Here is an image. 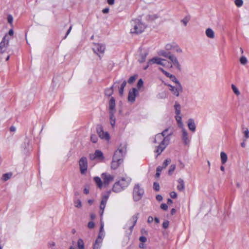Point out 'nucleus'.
Instances as JSON below:
<instances>
[{"label":"nucleus","instance_id":"nucleus-11","mask_svg":"<svg viewBox=\"0 0 249 249\" xmlns=\"http://www.w3.org/2000/svg\"><path fill=\"white\" fill-rule=\"evenodd\" d=\"M79 166L82 174H85L88 168V161L86 158L82 157L79 160Z\"/></svg>","mask_w":249,"mask_h":249},{"label":"nucleus","instance_id":"nucleus-21","mask_svg":"<svg viewBox=\"0 0 249 249\" xmlns=\"http://www.w3.org/2000/svg\"><path fill=\"white\" fill-rule=\"evenodd\" d=\"M188 127L189 129L194 132L196 131V125L195 123V121L193 119H189L188 121Z\"/></svg>","mask_w":249,"mask_h":249},{"label":"nucleus","instance_id":"nucleus-5","mask_svg":"<svg viewBox=\"0 0 249 249\" xmlns=\"http://www.w3.org/2000/svg\"><path fill=\"white\" fill-rule=\"evenodd\" d=\"M169 59L171 62L169 63L166 61V67L174 68L178 71L181 70V65L176 56L172 54L171 55L169 56Z\"/></svg>","mask_w":249,"mask_h":249},{"label":"nucleus","instance_id":"nucleus-26","mask_svg":"<svg viewBox=\"0 0 249 249\" xmlns=\"http://www.w3.org/2000/svg\"><path fill=\"white\" fill-rule=\"evenodd\" d=\"M175 119H176V120L177 122L178 125V127H179L181 128H183V123L182 122V117H181V115H176Z\"/></svg>","mask_w":249,"mask_h":249},{"label":"nucleus","instance_id":"nucleus-12","mask_svg":"<svg viewBox=\"0 0 249 249\" xmlns=\"http://www.w3.org/2000/svg\"><path fill=\"white\" fill-rule=\"evenodd\" d=\"M103 179L104 185L105 187L107 186L110 182L113 181L114 177L111 176L108 173H103L101 175Z\"/></svg>","mask_w":249,"mask_h":249},{"label":"nucleus","instance_id":"nucleus-2","mask_svg":"<svg viewBox=\"0 0 249 249\" xmlns=\"http://www.w3.org/2000/svg\"><path fill=\"white\" fill-rule=\"evenodd\" d=\"M168 129H165L161 133L157 134L154 140V143L157 145L155 146V152L157 154V157L160 155L169 143V140L166 136Z\"/></svg>","mask_w":249,"mask_h":249},{"label":"nucleus","instance_id":"nucleus-52","mask_svg":"<svg viewBox=\"0 0 249 249\" xmlns=\"http://www.w3.org/2000/svg\"><path fill=\"white\" fill-rule=\"evenodd\" d=\"M136 79V76H132L129 78V79L128 80V82L129 84H131V83H133L135 81Z\"/></svg>","mask_w":249,"mask_h":249},{"label":"nucleus","instance_id":"nucleus-55","mask_svg":"<svg viewBox=\"0 0 249 249\" xmlns=\"http://www.w3.org/2000/svg\"><path fill=\"white\" fill-rule=\"evenodd\" d=\"M13 18L12 16L11 15H9L7 16V21L9 22V23L11 24L13 22Z\"/></svg>","mask_w":249,"mask_h":249},{"label":"nucleus","instance_id":"nucleus-53","mask_svg":"<svg viewBox=\"0 0 249 249\" xmlns=\"http://www.w3.org/2000/svg\"><path fill=\"white\" fill-rule=\"evenodd\" d=\"M153 188L155 190L158 191L160 190L159 184L157 182H154L153 184Z\"/></svg>","mask_w":249,"mask_h":249},{"label":"nucleus","instance_id":"nucleus-4","mask_svg":"<svg viewBox=\"0 0 249 249\" xmlns=\"http://www.w3.org/2000/svg\"><path fill=\"white\" fill-rule=\"evenodd\" d=\"M144 190L139 184H136L133 188V196L134 201L140 200L144 194Z\"/></svg>","mask_w":249,"mask_h":249},{"label":"nucleus","instance_id":"nucleus-37","mask_svg":"<svg viewBox=\"0 0 249 249\" xmlns=\"http://www.w3.org/2000/svg\"><path fill=\"white\" fill-rule=\"evenodd\" d=\"M243 130V133H244L245 135V139L244 141H246V139H248L249 138V131L248 128L243 127L242 128Z\"/></svg>","mask_w":249,"mask_h":249},{"label":"nucleus","instance_id":"nucleus-27","mask_svg":"<svg viewBox=\"0 0 249 249\" xmlns=\"http://www.w3.org/2000/svg\"><path fill=\"white\" fill-rule=\"evenodd\" d=\"M94 154L95 155L96 159H97L101 161L104 159L103 153L101 151L97 150L95 151Z\"/></svg>","mask_w":249,"mask_h":249},{"label":"nucleus","instance_id":"nucleus-29","mask_svg":"<svg viewBox=\"0 0 249 249\" xmlns=\"http://www.w3.org/2000/svg\"><path fill=\"white\" fill-rule=\"evenodd\" d=\"M220 159L221 163L224 164L227 161L228 157L227 154L224 152H221L220 153Z\"/></svg>","mask_w":249,"mask_h":249},{"label":"nucleus","instance_id":"nucleus-30","mask_svg":"<svg viewBox=\"0 0 249 249\" xmlns=\"http://www.w3.org/2000/svg\"><path fill=\"white\" fill-rule=\"evenodd\" d=\"M114 114L115 113H109L110 124L112 127H114L116 122L115 117L114 115Z\"/></svg>","mask_w":249,"mask_h":249},{"label":"nucleus","instance_id":"nucleus-36","mask_svg":"<svg viewBox=\"0 0 249 249\" xmlns=\"http://www.w3.org/2000/svg\"><path fill=\"white\" fill-rule=\"evenodd\" d=\"M126 81H124L123 82V83L122 84L121 87H120V88L119 89V94H120V95H123V93H124V87L126 86Z\"/></svg>","mask_w":249,"mask_h":249},{"label":"nucleus","instance_id":"nucleus-33","mask_svg":"<svg viewBox=\"0 0 249 249\" xmlns=\"http://www.w3.org/2000/svg\"><path fill=\"white\" fill-rule=\"evenodd\" d=\"M114 85L109 88H107L105 90V94L107 96H110L113 93V87Z\"/></svg>","mask_w":249,"mask_h":249},{"label":"nucleus","instance_id":"nucleus-25","mask_svg":"<svg viewBox=\"0 0 249 249\" xmlns=\"http://www.w3.org/2000/svg\"><path fill=\"white\" fill-rule=\"evenodd\" d=\"M174 108L176 115H181V106L178 102H175L174 105Z\"/></svg>","mask_w":249,"mask_h":249},{"label":"nucleus","instance_id":"nucleus-64","mask_svg":"<svg viewBox=\"0 0 249 249\" xmlns=\"http://www.w3.org/2000/svg\"><path fill=\"white\" fill-rule=\"evenodd\" d=\"M153 220L154 219L153 217L150 216L148 217L147 222L149 223H151L153 222Z\"/></svg>","mask_w":249,"mask_h":249},{"label":"nucleus","instance_id":"nucleus-48","mask_svg":"<svg viewBox=\"0 0 249 249\" xmlns=\"http://www.w3.org/2000/svg\"><path fill=\"white\" fill-rule=\"evenodd\" d=\"M162 170V167H161V166H159L157 168V172L156 174V177L158 178L160 177Z\"/></svg>","mask_w":249,"mask_h":249},{"label":"nucleus","instance_id":"nucleus-45","mask_svg":"<svg viewBox=\"0 0 249 249\" xmlns=\"http://www.w3.org/2000/svg\"><path fill=\"white\" fill-rule=\"evenodd\" d=\"M104 236H105V235H104V231H100L99 235H98L97 238L96 239V240H99L100 241H103V239Z\"/></svg>","mask_w":249,"mask_h":249},{"label":"nucleus","instance_id":"nucleus-35","mask_svg":"<svg viewBox=\"0 0 249 249\" xmlns=\"http://www.w3.org/2000/svg\"><path fill=\"white\" fill-rule=\"evenodd\" d=\"M102 241L96 240L93 246V249H100L102 245Z\"/></svg>","mask_w":249,"mask_h":249},{"label":"nucleus","instance_id":"nucleus-40","mask_svg":"<svg viewBox=\"0 0 249 249\" xmlns=\"http://www.w3.org/2000/svg\"><path fill=\"white\" fill-rule=\"evenodd\" d=\"M171 160L169 159H166L163 164H162V166H161V167H162V169H165L166 168V167L170 164V163L171 162Z\"/></svg>","mask_w":249,"mask_h":249},{"label":"nucleus","instance_id":"nucleus-39","mask_svg":"<svg viewBox=\"0 0 249 249\" xmlns=\"http://www.w3.org/2000/svg\"><path fill=\"white\" fill-rule=\"evenodd\" d=\"M231 87V89H232L233 92L236 95H239L240 94V91H239L238 89L236 88V87L234 85L232 84Z\"/></svg>","mask_w":249,"mask_h":249},{"label":"nucleus","instance_id":"nucleus-43","mask_svg":"<svg viewBox=\"0 0 249 249\" xmlns=\"http://www.w3.org/2000/svg\"><path fill=\"white\" fill-rule=\"evenodd\" d=\"M176 169V165L175 164H172L169 169L168 170V174L169 175H171L172 174V173L174 172Z\"/></svg>","mask_w":249,"mask_h":249},{"label":"nucleus","instance_id":"nucleus-32","mask_svg":"<svg viewBox=\"0 0 249 249\" xmlns=\"http://www.w3.org/2000/svg\"><path fill=\"white\" fill-rule=\"evenodd\" d=\"M177 44L176 43H171L166 44L165 46V49L167 50H173L175 48V46H176Z\"/></svg>","mask_w":249,"mask_h":249},{"label":"nucleus","instance_id":"nucleus-60","mask_svg":"<svg viewBox=\"0 0 249 249\" xmlns=\"http://www.w3.org/2000/svg\"><path fill=\"white\" fill-rule=\"evenodd\" d=\"M139 240L142 243H145L147 239L144 236H141L139 238Z\"/></svg>","mask_w":249,"mask_h":249},{"label":"nucleus","instance_id":"nucleus-28","mask_svg":"<svg viewBox=\"0 0 249 249\" xmlns=\"http://www.w3.org/2000/svg\"><path fill=\"white\" fill-rule=\"evenodd\" d=\"M206 35L209 38H213L214 37V33L213 30L211 28H208L205 32Z\"/></svg>","mask_w":249,"mask_h":249},{"label":"nucleus","instance_id":"nucleus-59","mask_svg":"<svg viewBox=\"0 0 249 249\" xmlns=\"http://www.w3.org/2000/svg\"><path fill=\"white\" fill-rule=\"evenodd\" d=\"M170 196L172 198H176L177 197V193L174 192V191H173V192H171L170 193Z\"/></svg>","mask_w":249,"mask_h":249},{"label":"nucleus","instance_id":"nucleus-7","mask_svg":"<svg viewBox=\"0 0 249 249\" xmlns=\"http://www.w3.org/2000/svg\"><path fill=\"white\" fill-rule=\"evenodd\" d=\"M96 132L101 139H104L107 141L109 140L110 137L108 133L104 131L103 127L101 125L99 124L97 126Z\"/></svg>","mask_w":249,"mask_h":249},{"label":"nucleus","instance_id":"nucleus-8","mask_svg":"<svg viewBox=\"0 0 249 249\" xmlns=\"http://www.w3.org/2000/svg\"><path fill=\"white\" fill-rule=\"evenodd\" d=\"M169 90L177 97H178L180 93L182 92V87L181 84H176L175 86L169 85Z\"/></svg>","mask_w":249,"mask_h":249},{"label":"nucleus","instance_id":"nucleus-63","mask_svg":"<svg viewBox=\"0 0 249 249\" xmlns=\"http://www.w3.org/2000/svg\"><path fill=\"white\" fill-rule=\"evenodd\" d=\"M89 158L91 160H95L96 159L95 154H92L89 155Z\"/></svg>","mask_w":249,"mask_h":249},{"label":"nucleus","instance_id":"nucleus-20","mask_svg":"<svg viewBox=\"0 0 249 249\" xmlns=\"http://www.w3.org/2000/svg\"><path fill=\"white\" fill-rule=\"evenodd\" d=\"M115 105V100L114 98L112 97L110 99L109 102V113H115L116 112Z\"/></svg>","mask_w":249,"mask_h":249},{"label":"nucleus","instance_id":"nucleus-57","mask_svg":"<svg viewBox=\"0 0 249 249\" xmlns=\"http://www.w3.org/2000/svg\"><path fill=\"white\" fill-rule=\"evenodd\" d=\"M169 221L167 220L164 221L162 223V227L164 229H166L168 228L169 226Z\"/></svg>","mask_w":249,"mask_h":249},{"label":"nucleus","instance_id":"nucleus-51","mask_svg":"<svg viewBox=\"0 0 249 249\" xmlns=\"http://www.w3.org/2000/svg\"><path fill=\"white\" fill-rule=\"evenodd\" d=\"M74 206L76 208H80L81 207V202L80 200H77L74 203Z\"/></svg>","mask_w":249,"mask_h":249},{"label":"nucleus","instance_id":"nucleus-16","mask_svg":"<svg viewBox=\"0 0 249 249\" xmlns=\"http://www.w3.org/2000/svg\"><path fill=\"white\" fill-rule=\"evenodd\" d=\"M139 94L138 90L135 88H133L130 90L128 93V100L129 102L134 103L135 101V98Z\"/></svg>","mask_w":249,"mask_h":249},{"label":"nucleus","instance_id":"nucleus-14","mask_svg":"<svg viewBox=\"0 0 249 249\" xmlns=\"http://www.w3.org/2000/svg\"><path fill=\"white\" fill-rule=\"evenodd\" d=\"M9 39L7 38V36H5L2 39L0 43V53H4L8 46Z\"/></svg>","mask_w":249,"mask_h":249},{"label":"nucleus","instance_id":"nucleus-18","mask_svg":"<svg viewBox=\"0 0 249 249\" xmlns=\"http://www.w3.org/2000/svg\"><path fill=\"white\" fill-rule=\"evenodd\" d=\"M139 217V213H136L135 215H134L129 220V221L128 222L127 224L130 226L129 229L131 231L134 227V226L135 225L137 220Z\"/></svg>","mask_w":249,"mask_h":249},{"label":"nucleus","instance_id":"nucleus-17","mask_svg":"<svg viewBox=\"0 0 249 249\" xmlns=\"http://www.w3.org/2000/svg\"><path fill=\"white\" fill-rule=\"evenodd\" d=\"M182 139L184 143L187 145L190 142V138L187 130L184 128H181Z\"/></svg>","mask_w":249,"mask_h":249},{"label":"nucleus","instance_id":"nucleus-3","mask_svg":"<svg viewBox=\"0 0 249 249\" xmlns=\"http://www.w3.org/2000/svg\"><path fill=\"white\" fill-rule=\"evenodd\" d=\"M132 28L130 32L132 34H139L142 33L145 28V26L140 20L135 19L131 21Z\"/></svg>","mask_w":249,"mask_h":249},{"label":"nucleus","instance_id":"nucleus-46","mask_svg":"<svg viewBox=\"0 0 249 249\" xmlns=\"http://www.w3.org/2000/svg\"><path fill=\"white\" fill-rule=\"evenodd\" d=\"M173 82H174L176 85L180 84V82L178 80L177 78L174 75H170V78Z\"/></svg>","mask_w":249,"mask_h":249},{"label":"nucleus","instance_id":"nucleus-19","mask_svg":"<svg viewBox=\"0 0 249 249\" xmlns=\"http://www.w3.org/2000/svg\"><path fill=\"white\" fill-rule=\"evenodd\" d=\"M108 198V196H104L102 199L100 203V214L102 216L104 213V209L106 207V203L107 202Z\"/></svg>","mask_w":249,"mask_h":249},{"label":"nucleus","instance_id":"nucleus-23","mask_svg":"<svg viewBox=\"0 0 249 249\" xmlns=\"http://www.w3.org/2000/svg\"><path fill=\"white\" fill-rule=\"evenodd\" d=\"M178 183L177 189L180 192L183 191L185 189V184L183 180L181 178H179L178 180Z\"/></svg>","mask_w":249,"mask_h":249},{"label":"nucleus","instance_id":"nucleus-54","mask_svg":"<svg viewBox=\"0 0 249 249\" xmlns=\"http://www.w3.org/2000/svg\"><path fill=\"white\" fill-rule=\"evenodd\" d=\"M143 84V82L142 79H140L139 80L138 83H137V87L138 89H140Z\"/></svg>","mask_w":249,"mask_h":249},{"label":"nucleus","instance_id":"nucleus-56","mask_svg":"<svg viewBox=\"0 0 249 249\" xmlns=\"http://www.w3.org/2000/svg\"><path fill=\"white\" fill-rule=\"evenodd\" d=\"M95 224L93 222L90 221L89 222L88 224V227L89 229H93L94 227Z\"/></svg>","mask_w":249,"mask_h":249},{"label":"nucleus","instance_id":"nucleus-10","mask_svg":"<svg viewBox=\"0 0 249 249\" xmlns=\"http://www.w3.org/2000/svg\"><path fill=\"white\" fill-rule=\"evenodd\" d=\"M123 162V159L113 156L112 161L111 163V169L113 170L117 169Z\"/></svg>","mask_w":249,"mask_h":249},{"label":"nucleus","instance_id":"nucleus-1","mask_svg":"<svg viewBox=\"0 0 249 249\" xmlns=\"http://www.w3.org/2000/svg\"><path fill=\"white\" fill-rule=\"evenodd\" d=\"M168 129H165L161 133L157 134L154 140V143L157 145L155 146V152L157 154V157L160 155L169 143V140L166 136Z\"/></svg>","mask_w":249,"mask_h":249},{"label":"nucleus","instance_id":"nucleus-42","mask_svg":"<svg viewBox=\"0 0 249 249\" xmlns=\"http://www.w3.org/2000/svg\"><path fill=\"white\" fill-rule=\"evenodd\" d=\"M240 62L242 65H245L247 63L248 60L245 56H242L240 58Z\"/></svg>","mask_w":249,"mask_h":249},{"label":"nucleus","instance_id":"nucleus-6","mask_svg":"<svg viewBox=\"0 0 249 249\" xmlns=\"http://www.w3.org/2000/svg\"><path fill=\"white\" fill-rule=\"evenodd\" d=\"M166 60L164 59L161 58L160 57H155L152 58V59L149 60L147 62V65L144 68V70H146L149 66L156 64L157 65H162L164 67L166 66Z\"/></svg>","mask_w":249,"mask_h":249},{"label":"nucleus","instance_id":"nucleus-62","mask_svg":"<svg viewBox=\"0 0 249 249\" xmlns=\"http://www.w3.org/2000/svg\"><path fill=\"white\" fill-rule=\"evenodd\" d=\"M156 199L159 201H160L162 199V197L161 195H158L156 196Z\"/></svg>","mask_w":249,"mask_h":249},{"label":"nucleus","instance_id":"nucleus-50","mask_svg":"<svg viewBox=\"0 0 249 249\" xmlns=\"http://www.w3.org/2000/svg\"><path fill=\"white\" fill-rule=\"evenodd\" d=\"M90 140L92 142H93V143H95L97 142L98 138L97 137L96 135L92 134V135H91V136H90Z\"/></svg>","mask_w":249,"mask_h":249},{"label":"nucleus","instance_id":"nucleus-61","mask_svg":"<svg viewBox=\"0 0 249 249\" xmlns=\"http://www.w3.org/2000/svg\"><path fill=\"white\" fill-rule=\"evenodd\" d=\"M104 223L102 220H101V226H100V231H104Z\"/></svg>","mask_w":249,"mask_h":249},{"label":"nucleus","instance_id":"nucleus-9","mask_svg":"<svg viewBox=\"0 0 249 249\" xmlns=\"http://www.w3.org/2000/svg\"><path fill=\"white\" fill-rule=\"evenodd\" d=\"M126 152V145L125 144H122L118 149L115 152L114 156L123 159Z\"/></svg>","mask_w":249,"mask_h":249},{"label":"nucleus","instance_id":"nucleus-47","mask_svg":"<svg viewBox=\"0 0 249 249\" xmlns=\"http://www.w3.org/2000/svg\"><path fill=\"white\" fill-rule=\"evenodd\" d=\"M234 3L237 7H240L242 6L243 1L242 0H235Z\"/></svg>","mask_w":249,"mask_h":249},{"label":"nucleus","instance_id":"nucleus-22","mask_svg":"<svg viewBox=\"0 0 249 249\" xmlns=\"http://www.w3.org/2000/svg\"><path fill=\"white\" fill-rule=\"evenodd\" d=\"M124 190L123 187L120 185L118 181L116 182L113 187H112V191L115 193H119L123 190Z\"/></svg>","mask_w":249,"mask_h":249},{"label":"nucleus","instance_id":"nucleus-41","mask_svg":"<svg viewBox=\"0 0 249 249\" xmlns=\"http://www.w3.org/2000/svg\"><path fill=\"white\" fill-rule=\"evenodd\" d=\"M172 53L171 52H166L162 51L160 53V55L169 59V56L171 55Z\"/></svg>","mask_w":249,"mask_h":249},{"label":"nucleus","instance_id":"nucleus-49","mask_svg":"<svg viewBox=\"0 0 249 249\" xmlns=\"http://www.w3.org/2000/svg\"><path fill=\"white\" fill-rule=\"evenodd\" d=\"M159 70L162 72V73L166 75L167 77L170 78V75H172L173 74L170 73L169 72L164 71L162 68H160Z\"/></svg>","mask_w":249,"mask_h":249},{"label":"nucleus","instance_id":"nucleus-31","mask_svg":"<svg viewBox=\"0 0 249 249\" xmlns=\"http://www.w3.org/2000/svg\"><path fill=\"white\" fill-rule=\"evenodd\" d=\"M147 55V53L146 52L141 53L140 55V58L138 59V61L140 63H143L144 62Z\"/></svg>","mask_w":249,"mask_h":249},{"label":"nucleus","instance_id":"nucleus-58","mask_svg":"<svg viewBox=\"0 0 249 249\" xmlns=\"http://www.w3.org/2000/svg\"><path fill=\"white\" fill-rule=\"evenodd\" d=\"M160 208L164 211H166L168 209V206L165 203H162L160 205Z\"/></svg>","mask_w":249,"mask_h":249},{"label":"nucleus","instance_id":"nucleus-34","mask_svg":"<svg viewBox=\"0 0 249 249\" xmlns=\"http://www.w3.org/2000/svg\"><path fill=\"white\" fill-rule=\"evenodd\" d=\"M77 247L78 249H85L84 243L82 239H79L78 240Z\"/></svg>","mask_w":249,"mask_h":249},{"label":"nucleus","instance_id":"nucleus-44","mask_svg":"<svg viewBox=\"0 0 249 249\" xmlns=\"http://www.w3.org/2000/svg\"><path fill=\"white\" fill-rule=\"evenodd\" d=\"M173 51L177 53H181L182 52V49L178 46V45L177 44L176 46H175V49H174Z\"/></svg>","mask_w":249,"mask_h":249},{"label":"nucleus","instance_id":"nucleus-38","mask_svg":"<svg viewBox=\"0 0 249 249\" xmlns=\"http://www.w3.org/2000/svg\"><path fill=\"white\" fill-rule=\"evenodd\" d=\"M12 175V173H10L4 174L2 175V178L4 181H6L8 179H9V178H10Z\"/></svg>","mask_w":249,"mask_h":249},{"label":"nucleus","instance_id":"nucleus-15","mask_svg":"<svg viewBox=\"0 0 249 249\" xmlns=\"http://www.w3.org/2000/svg\"><path fill=\"white\" fill-rule=\"evenodd\" d=\"M120 185L125 189L128 186L131 181V178L128 177H122L118 181Z\"/></svg>","mask_w":249,"mask_h":249},{"label":"nucleus","instance_id":"nucleus-13","mask_svg":"<svg viewBox=\"0 0 249 249\" xmlns=\"http://www.w3.org/2000/svg\"><path fill=\"white\" fill-rule=\"evenodd\" d=\"M93 50L95 53L99 54L104 53L105 46L104 45L100 43H94L93 47Z\"/></svg>","mask_w":249,"mask_h":249},{"label":"nucleus","instance_id":"nucleus-24","mask_svg":"<svg viewBox=\"0 0 249 249\" xmlns=\"http://www.w3.org/2000/svg\"><path fill=\"white\" fill-rule=\"evenodd\" d=\"M94 180L99 188L101 189L103 186H104L103 181H102L101 179L99 177H95L94 178Z\"/></svg>","mask_w":249,"mask_h":249}]
</instances>
